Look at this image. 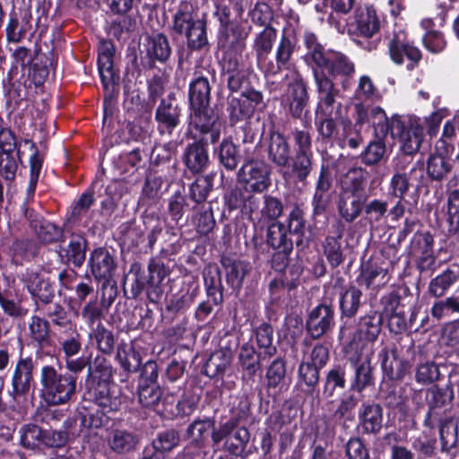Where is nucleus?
<instances>
[{
    "mask_svg": "<svg viewBox=\"0 0 459 459\" xmlns=\"http://www.w3.org/2000/svg\"><path fill=\"white\" fill-rule=\"evenodd\" d=\"M232 360L230 349H220L212 352L207 359L204 373L209 377H222Z\"/></svg>",
    "mask_w": 459,
    "mask_h": 459,
    "instance_id": "obj_24",
    "label": "nucleus"
},
{
    "mask_svg": "<svg viewBox=\"0 0 459 459\" xmlns=\"http://www.w3.org/2000/svg\"><path fill=\"white\" fill-rule=\"evenodd\" d=\"M91 336L95 339L99 350L106 354L111 353L114 348V337L110 331L99 323L96 328L92 330Z\"/></svg>",
    "mask_w": 459,
    "mask_h": 459,
    "instance_id": "obj_58",
    "label": "nucleus"
},
{
    "mask_svg": "<svg viewBox=\"0 0 459 459\" xmlns=\"http://www.w3.org/2000/svg\"><path fill=\"white\" fill-rule=\"evenodd\" d=\"M304 42L307 49V59L313 68L320 69L325 64V56L324 48L317 42L316 37L313 33L307 32L304 35Z\"/></svg>",
    "mask_w": 459,
    "mask_h": 459,
    "instance_id": "obj_39",
    "label": "nucleus"
},
{
    "mask_svg": "<svg viewBox=\"0 0 459 459\" xmlns=\"http://www.w3.org/2000/svg\"><path fill=\"white\" fill-rule=\"evenodd\" d=\"M33 361L31 358H21L12 375L11 396L15 401L23 398L30 392L33 381Z\"/></svg>",
    "mask_w": 459,
    "mask_h": 459,
    "instance_id": "obj_15",
    "label": "nucleus"
},
{
    "mask_svg": "<svg viewBox=\"0 0 459 459\" xmlns=\"http://www.w3.org/2000/svg\"><path fill=\"white\" fill-rule=\"evenodd\" d=\"M305 226L304 213L299 207H294L290 212L286 222L273 221L268 225L266 243L278 251L273 258V263L276 259L281 260L276 269L281 270L287 264L288 256L293 249V240L290 237H296L298 246L302 243Z\"/></svg>",
    "mask_w": 459,
    "mask_h": 459,
    "instance_id": "obj_1",
    "label": "nucleus"
},
{
    "mask_svg": "<svg viewBox=\"0 0 459 459\" xmlns=\"http://www.w3.org/2000/svg\"><path fill=\"white\" fill-rule=\"evenodd\" d=\"M219 159L226 169L233 171L240 162L241 155L232 141L224 139L219 147Z\"/></svg>",
    "mask_w": 459,
    "mask_h": 459,
    "instance_id": "obj_42",
    "label": "nucleus"
},
{
    "mask_svg": "<svg viewBox=\"0 0 459 459\" xmlns=\"http://www.w3.org/2000/svg\"><path fill=\"white\" fill-rule=\"evenodd\" d=\"M333 310L326 305H320L315 307L307 321V328L311 336L315 339L324 335L332 326Z\"/></svg>",
    "mask_w": 459,
    "mask_h": 459,
    "instance_id": "obj_18",
    "label": "nucleus"
},
{
    "mask_svg": "<svg viewBox=\"0 0 459 459\" xmlns=\"http://www.w3.org/2000/svg\"><path fill=\"white\" fill-rule=\"evenodd\" d=\"M359 419L363 429L368 433H377L382 428V409L377 404H362Z\"/></svg>",
    "mask_w": 459,
    "mask_h": 459,
    "instance_id": "obj_28",
    "label": "nucleus"
},
{
    "mask_svg": "<svg viewBox=\"0 0 459 459\" xmlns=\"http://www.w3.org/2000/svg\"><path fill=\"white\" fill-rule=\"evenodd\" d=\"M411 253L419 260V268L421 271L430 269L435 264L433 255V238L429 232H418L414 234Z\"/></svg>",
    "mask_w": 459,
    "mask_h": 459,
    "instance_id": "obj_17",
    "label": "nucleus"
},
{
    "mask_svg": "<svg viewBox=\"0 0 459 459\" xmlns=\"http://www.w3.org/2000/svg\"><path fill=\"white\" fill-rule=\"evenodd\" d=\"M331 186V174L326 167L322 166L313 200L316 213H321L325 210L327 202L325 194Z\"/></svg>",
    "mask_w": 459,
    "mask_h": 459,
    "instance_id": "obj_37",
    "label": "nucleus"
},
{
    "mask_svg": "<svg viewBox=\"0 0 459 459\" xmlns=\"http://www.w3.org/2000/svg\"><path fill=\"white\" fill-rule=\"evenodd\" d=\"M192 222L198 233L202 235L210 233L215 226V220L211 207L204 205L197 208L195 212Z\"/></svg>",
    "mask_w": 459,
    "mask_h": 459,
    "instance_id": "obj_47",
    "label": "nucleus"
},
{
    "mask_svg": "<svg viewBox=\"0 0 459 459\" xmlns=\"http://www.w3.org/2000/svg\"><path fill=\"white\" fill-rule=\"evenodd\" d=\"M138 443L137 437L125 429H114L110 432L108 438L109 447L117 453H126L136 446Z\"/></svg>",
    "mask_w": 459,
    "mask_h": 459,
    "instance_id": "obj_33",
    "label": "nucleus"
},
{
    "mask_svg": "<svg viewBox=\"0 0 459 459\" xmlns=\"http://www.w3.org/2000/svg\"><path fill=\"white\" fill-rule=\"evenodd\" d=\"M368 122L375 128L376 134L379 137L391 134L392 118L388 120L385 111L380 107L371 108Z\"/></svg>",
    "mask_w": 459,
    "mask_h": 459,
    "instance_id": "obj_53",
    "label": "nucleus"
},
{
    "mask_svg": "<svg viewBox=\"0 0 459 459\" xmlns=\"http://www.w3.org/2000/svg\"><path fill=\"white\" fill-rule=\"evenodd\" d=\"M221 263L225 268L228 284L233 289H239L247 273L246 264L240 261H234L228 257L222 258Z\"/></svg>",
    "mask_w": 459,
    "mask_h": 459,
    "instance_id": "obj_40",
    "label": "nucleus"
},
{
    "mask_svg": "<svg viewBox=\"0 0 459 459\" xmlns=\"http://www.w3.org/2000/svg\"><path fill=\"white\" fill-rule=\"evenodd\" d=\"M144 48L147 56L152 61L165 62L171 54L169 40L161 33L147 37Z\"/></svg>",
    "mask_w": 459,
    "mask_h": 459,
    "instance_id": "obj_25",
    "label": "nucleus"
},
{
    "mask_svg": "<svg viewBox=\"0 0 459 459\" xmlns=\"http://www.w3.org/2000/svg\"><path fill=\"white\" fill-rule=\"evenodd\" d=\"M237 177L247 191L262 193L271 185V168L262 160L247 159L238 169Z\"/></svg>",
    "mask_w": 459,
    "mask_h": 459,
    "instance_id": "obj_6",
    "label": "nucleus"
},
{
    "mask_svg": "<svg viewBox=\"0 0 459 459\" xmlns=\"http://www.w3.org/2000/svg\"><path fill=\"white\" fill-rule=\"evenodd\" d=\"M442 450L448 452L458 441V425L454 419L444 421L439 429Z\"/></svg>",
    "mask_w": 459,
    "mask_h": 459,
    "instance_id": "obj_50",
    "label": "nucleus"
},
{
    "mask_svg": "<svg viewBox=\"0 0 459 459\" xmlns=\"http://www.w3.org/2000/svg\"><path fill=\"white\" fill-rule=\"evenodd\" d=\"M255 336L260 356L269 359L275 355L277 348L273 344V329L270 325H259L255 332Z\"/></svg>",
    "mask_w": 459,
    "mask_h": 459,
    "instance_id": "obj_34",
    "label": "nucleus"
},
{
    "mask_svg": "<svg viewBox=\"0 0 459 459\" xmlns=\"http://www.w3.org/2000/svg\"><path fill=\"white\" fill-rule=\"evenodd\" d=\"M39 383L42 400L49 406H58L68 403L75 394L77 377L46 365L40 369Z\"/></svg>",
    "mask_w": 459,
    "mask_h": 459,
    "instance_id": "obj_2",
    "label": "nucleus"
},
{
    "mask_svg": "<svg viewBox=\"0 0 459 459\" xmlns=\"http://www.w3.org/2000/svg\"><path fill=\"white\" fill-rule=\"evenodd\" d=\"M283 205L276 197L264 195V205L260 211L259 221L262 223H269L277 220L282 213Z\"/></svg>",
    "mask_w": 459,
    "mask_h": 459,
    "instance_id": "obj_52",
    "label": "nucleus"
},
{
    "mask_svg": "<svg viewBox=\"0 0 459 459\" xmlns=\"http://www.w3.org/2000/svg\"><path fill=\"white\" fill-rule=\"evenodd\" d=\"M313 75L318 92L316 117L333 116L338 90L335 89L333 81L325 74L324 70L313 68Z\"/></svg>",
    "mask_w": 459,
    "mask_h": 459,
    "instance_id": "obj_12",
    "label": "nucleus"
},
{
    "mask_svg": "<svg viewBox=\"0 0 459 459\" xmlns=\"http://www.w3.org/2000/svg\"><path fill=\"white\" fill-rule=\"evenodd\" d=\"M285 100L291 115L300 117L308 102L307 86L301 79H297L289 85Z\"/></svg>",
    "mask_w": 459,
    "mask_h": 459,
    "instance_id": "obj_20",
    "label": "nucleus"
},
{
    "mask_svg": "<svg viewBox=\"0 0 459 459\" xmlns=\"http://www.w3.org/2000/svg\"><path fill=\"white\" fill-rule=\"evenodd\" d=\"M43 433L39 426L34 424H27L21 428V443L24 447L35 448L39 442H43Z\"/></svg>",
    "mask_w": 459,
    "mask_h": 459,
    "instance_id": "obj_55",
    "label": "nucleus"
},
{
    "mask_svg": "<svg viewBox=\"0 0 459 459\" xmlns=\"http://www.w3.org/2000/svg\"><path fill=\"white\" fill-rule=\"evenodd\" d=\"M20 151L16 153H0V177L12 182L16 178L18 163L21 162Z\"/></svg>",
    "mask_w": 459,
    "mask_h": 459,
    "instance_id": "obj_49",
    "label": "nucleus"
},
{
    "mask_svg": "<svg viewBox=\"0 0 459 459\" xmlns=\"http://www.w3.org/2000/svg\"><path fill=\"white\" fill-rule=\"evenodd\" d=\"M191 124L203 134L212 131L219 123L218 117L212 114L208 108H192Z\"/></svg>",
    "mask_w": 459,
    "mask_h": 459,
    "instance_id": "obj_43",
    "label": "nucleus"
},
{
    "mask_svg": "<svg viewBox=\"0 0 459 459\" xmlns=\"http://www.w3.org/2000/svg\"><path fill=\"white\" fill-rule=\"evenodd\" d=\"M181 117V108L176 98L169 95L162 99L155 111V120L158 124V130L161 134L171 135L173 131L179 126Z\"/></svg>",
    "mask_w": 459,
    "mask_h": 459,
    "instance_id": "obj_13",
    "label": "nucleus"
},
{
    "mask_svg": "<svg viewBox=\"0 0 459 459\" xmlns=\"http://www.w3.org/2000/svg\"><path fill=\"white\" fill-rule=\"evenodd\" d=\"M380 28L377 11L373 6L366 5L356 9L353 21L349 24V31L364 38H372Z\"/></svg>",
    "mask_w": 459,
    "mask_h": 459,
    "instance_id": "obj_14",
    "label": "nucleus"
},
{
    "mask_svg": "<svg viewBox=\"0 0 459 459\" xmlns=\"http://www.w3.org/2000/svg\"><path fill=\"white\" fill-rule=\"evenodd\" d=\"M184 160L186 166L191 172H201L206 168L209 161L206 148L200 142L188 144L184 152Z\"/></svg>",
    "mask_w": 459,
    "mask_h": 459,
    "instance_id": "obj_23",
    "label": "nucleus"
},
{
    "mask_svg": "<svg viewBox=\"0 0 459 459\" xmlns=\"http://www.w3.org/2000/svg\"><path fill=\"white\" fill-rule=\"evenodd\" d=\"M381 330V317L377 316L376 315H368L360 318L359 326V338H364L367 342L359 343V350L363 351H370L371 348L368 347L370 342H373L378 336ZM357 340L354 338L353 341Z\"/></svg>",
    "mask_w": 459,
    "mask_h": 459,
    "instance_id": "obj_27",
    "label": "nucleus"
},
{
    "mask_svg": "<svg viewBox=\"0 0 459 459\" xmlns=\"http://www.w3.org/2000/svg\"><path fill=\"white\" fill-rule=\"evenodd\" d=\"M368 352L370 351L359 350V343L355 340L351 342L346 349L348 359L354 367V378L351 382V389L359 393L373 383Z\"/></svg>",
    "mask_w": 459,
    "mask_h": 459,
    "instance_id": "obj_9",
    "label": "nucleus"
},
{
    "mask_svg": "<svg viewBox=\"0 0 459 459\" xmlns=\"http://www.w3.org/2000/svg\"><path fill=\"white\" fill-rule=\"evenodd\" d=\"M247 100L244 101L241 98H231L229 101L228 112L231 125H235L240 120L250 117L254 113V108L250 106Z\"/></svg>",
    "mask_w": 459,
    "mask_h": 459,
    "instance_id": "obj_48",
    "label": "nucleus"
},
{
    "mask_svg": "<svg viewBox=\"0 0 459 459\" xmlns=\"http://www.w3.org/2000/svg\"><path fill=\"white\" fill-rule=\"evenodd\" d=\"M455 280V273L452 270H446L430 281L429 292L436 298H440L445 295Z\"/></svg>",
    "mask_w": 459,
    "mask_h": 459,
    "instance_id": "obj_51",
    "label": "nucleus"
},
{
    "mask_svg": "<svg viewBox=\"0 0 459 459\" xmlns=\"http://www.w3.org/2000/svg\"><path fill=\"white\" fill-rule=\"evenodd\" d=\"M268 159L278 167H286L290 160V146L286 138L280 133L270 135L267 148Z\"/></svg>",
    "mask_w": 459,
    "mask_h": 459,
    "instance_id": "obj_21",
    "label": "nucleus"
},
{
    "mask_svg": "<svg viewBox=\"0 0 459 459\" xmlns=\"http://www.w3.org/2000/svg\"><path fill=\"white\" fill-rule=\"evenodd\" d=\"M87 395L99 409L96 415L91 412L82 415V424L87 428H100L108 421L107 414L117 411L122 404L116 386H111L107 381H99L89 389Z\"/></svg>",
    "mask_w": 459,
    "mask_h": 459,
    "instance_id": "obj_3",
    "label": "nucleus"
},
{
    "mask_svg": "<svg viewBox=\"0 0 459 459\" xmlns=\"http://www.w3.org/2000/svg\"><path fill=\"white\" fill-rule=\"evenodd\" d=\"M138 400L143 406L157 410L161 401V390L158 384H139Z\"/></svg>",
    "mask_w": 459,
    "mask_h": 459,
    "instance_id": "obj_46",
    "label": "nucleus"
},
{
    "mask_svg": "<svg viewBox=\"0 0 459 459\" xmlns=\"http://www.w3.org/2000/svg\"><path fill=\"white\" fill-rule=\"evenodd\" d=\"M212 181L210 176H202L195 179L190 186V194L193 200L201 203L207 198L212 189Z\"/></svg>",
    "mask_w": 459,
    "mask_h": 459,
    "instance_id": "obj_63",
    "label": "nucleus"
},
{
    "mask_svg": "<svg viewBox=\"0 0 459 459\" xmlns=\"http://www.w3.org/2000/svg\"><path fill=\"white\" fill-rule=\"evenodd\" d=\"M215 421L211 418L196 419L186 429L188 446L183 451L186 459H201V449L204 448L213 433L216 432Z\"/></svg>",
    "mask_w": 459,
    "mask_h": 459,
    "instance_id": "obj_8",
    "label": "nucleus"
},
{
    "mask_svg": "<svg viewBox=\"0 0 459 459\" xmlns=\"http://www.w3.org/2000/svg\"><path fill=\"white\" fill-rule=\"evenodd\" d=\"M24 143L30 146V150L32 152L30 157V181L26 189V201H29L34 195L44 158L32 141L26 139Z\"/></svg>",
    "mask_w": 459,
    "mask_h": 459,
    "instance_id": "obj_29",
    "label": "nucleus"
},
{
    "mask_svg": "<svg viewBox=\"0 0 459 459\" xmlns=\"http://www.w3.org/2000/svg\"><path fill=\"white\" fill-rule=\"evenodd\" d=\"M344 385V371L341 368H332L326 375L323 396L325 398H330L333 395L336 387L343 388Z\"/></svg>",
    "mask_w": 459,
    "mask_h": 459,
    "instance_id": "obj_57",
    "label": "nucleus"
},
{
    "mask_svg": "<svg viewBox=\"0 0 459 459\" xmlns=\"http://www.w3.org/2000/svg\"><path fill=\"white\" fill-rule=\"evenodd\" d=\"M338 238L327 237L325 240L324 249L328 262L333 267L339 266L343 261L341 244Z\"/></svg>",
    "mask_w": 459,
    "mask_h": 459,
    "instance_id": "obj_61",
    "label": "nucleus"
},
{
    "mask_svg": "<svg viewBox=\"0 0 459 459\" xmlns=\"http://www.w3.org/2000/svg\"><path fill=\"white\" fill-rule=\"evenodd\" d=\"M361 296V291L356 287L349 288L341 299L342 314L349 317L353 316L359 307Z\"/></svg>",
    "mask_w": 459,
    "mask_h": 459,
    "instance_id": "obj_54",
    "label": "nucleus"
},
{
    "mask_svg": "<svg viewBox=\"0 0 459 459\" xmlns=\"http://www.w3.org/2000/svg\"><path fill=\"white\" fill-rule=\"evenodd\" d=\"M172 30L185 36L191 49H201L207 45L206 21L197 17L187 3L181 4L173 15Z\"/></svg>",
    "mask_w": 459,
    "mask_h": 459,
    "instance_id": "obj_4",
    "label": "nucleus"
},
{
    "mask_svg": "<svg viewBox=\"0 0 459 459\" xmlns=\"http://www.w3.org/2000/svg\"><path fill=\"white\" fill-rule=\"evenodd\" d=\"M30 223L39 238L43 242L58 241L63 236L62 230L50 221L39 219L31 221Z\"/></svg>",
    "mask_w": 459,
    "mask_h": 459,
    "instance_id": "obj_44",
    "label": "nucleus"
},
{
    "mask_svg": "<svg viewBox=\"0 0 459 459\" xmlns=\"http://www.w3.org/2000/svg\"><path fill=\"white\" fill-rule=\"evenodd\" d=\"M86 242L81 236H73L67 247L60 248L59 254L63 259L81 266L85 259Z\"/></svg>",
    "mask_w": 459,
    "mask_h": 459,
    "instance_id": "obj_35",
    "label": "nucleus"
},
{
    "mask_svg": "<svg viewBox=\"0 0 459 459\" xmlns=\"http://www.w3.org/2000/svg\"><path fill=\"white\" fill-rule=\"evenodd\" d=\"M450 168L444 156L431 154L428 160L427 171L429 176L436 180L442 179Z\"/></svg>",
    "mask_w": 459,
    "mask_h": 459,
    "instance_id": "obj_59",
    "label": "nucleus"
},
{
    "mask_svg": "<svg viewBox=\"0 0 459 459\" xmlns=\"http://www.w3.org/2000/svg\"><path fill=\"white\" fill-rule=\"evenodd\" d=\"M246 36L247 34L238 23L221 22L219 35V46L222 50L234 49L237 52H243Z\"/></svg>",
    "mask_w": 459,
    "mask_h": 459,
    "instance_id": "obj_19",
    "label": "nucleus"
},
{
    "mask_svg": "<svg viewBox=\"0 0 459 459\" xmlns=\"http://www.w3.org/2000/svg\"><path fill=\"white\" fill-rule=\"evenodd\" d=\"M325 64L320 69L326 68L333 75L350 76L355 72L354 64L342 53H329L325 56Z\"/></svg>",
    "mask_w": 459,
    "mask_h": 459,
    "instance_id": "obj_30",
    "label": "nucleus"
},
{
    "mask_svg": "<svg viewBox=\"0 0 459 459\" xmlns=\"http://www.w3.org/2000/svg\"><path fill=\"white\" fill-rule=\"evenodd\" d=\"M388 53L391 60L397 65L407 60L408 70L414 69L421 59L420 50L410 43L403 31L395 32L388 43Z\"/></svg>",
    "mask_w": 459,
    "mask_h": 459,
    "instance_id": "obj_11",
    "label": "nucleus"
},
{
    "mask_svg": "<svg viewBox=\"0 0 459 459\" xmlns=\"http://www.w3.org/2000/svg\"><path fill=\"white\" fill-rule=\"evenodd\" d=\"M447 222L450 230L456 231L459 229V191L451 192L447 199Z\"/></svg>",
    "mask_w": 459,
    "mask_h": 459,
    "instance_id": "obj_64",
    "label": "nucleus"
},
{
    "mask_svg": "<svg viewBox=\"0 0 459 459\" xmlns=\"http://www.w3.org/2000/svg\"><path fill=\"white\" fill-rule=\"evenodd\" d=\"M341 184L342 194L365 195L364 172L360 169H350L342 178Z\"/></svg>",
    "mask_w": 459,
    "mask_h": 459,
    "instance_id": "obj_41",
    "label": "nucleus"
},
{
    "mask_svg": "<svg viewBox=\"0 0 459 459\" xmlns=\"http://www.w3.org/2000/svg\"><path fill=\"white\" fill-rule=\"evenodd\" d=\"M88 264L94 278L108 281L114 275L117 264L112 254L104 247L91 252Z\"/></svg>",
    "mask_w": 459,
    "mask_h": 459,
    "instance_id": "obj_16",
    "label": "nucleus"
},
{
    "mask_svg": "<svg viewBox=\"0 0 459 459\" xmlns=\"http://www.w3.org/2000/svg\"><path fill=\"white\" fill-rule=\"evenodd\" d=\"M23 281L29 292L43 302H49L53 297V290L48 281L33 271H27Z\"/></svg>",
    "mask_w": 459,
    "mask_h": 459,
    "instance_id": "obj_22",
    "label": "nucleus"
},
{
    "mask_svg": "<svg viewBox=\"0 0 459 459\" xmlns=\"http://www.w3.org/2000/svg\"><path fill=\"white\" fill-rule=\"evenodd\" d=\"M264 356H260V352L256 354L255 348L249 343H244L239 350L238 362L243 369L247 370L249 375H254L259 368L260 359H265Z\"/></svg>",
    "mask_w": 459,
    "mask_h": 459,
    "instance_id": "obj_45",
    "label": "nucleus"
},
{
    "mask_svg": "<svg viewBox=\"0 0 459 459\" xmlns=\"http://www.w3.org/2000/svg\"><path fill=\"white\" fill-rule=\"evenodd\" d=\"M249 437L250 434L247 428H237V422L230 420L221 424L213 433L212 443L218 446L221 441H224L221 446L223 451L231 455L244 456Z\"/></svg>",
    "mask_w": 459,
    "mask_h": 459,
    "instance_id": "obj_7",
    "label": "nucleus"
},
{
    "mask_svg": "<svg viewBox=\"0 0 459 459\" xmlns=\"http://www.w3.org/2000/svg\"><path fill=\"white\" fill-rule=\"evenodd\" d=\"M211 87L206 77L198 76L189 84V102L192 108H208Z\"/></svg>",
    "mask_w": 459,
    "mask_h": 459,
    "instance_id": "obj_26",
    "label": "nucleus"
},
{
    "mask_svg": "<svg viewBox=\"0 0 459 459\" xmlns=\"http://www.w3.org/2000/svg\"><path fill=\"white\" fill-rule=\"evenodd\" d=\"M29 329L31 338L39 343H42L48 339L49 324L47 320L33 316L29 324Z\"/></svg>",
    "mask_w": 459,
    "mask_h": 459,
    "instance_id": "obj_62",
    "label": "nucleus"
},
{
    "mask_svg": "<svg viewBox=\"0 0 459 459\" xmlns=\"http://www.w3.org/2000/svg\"><path fill=\"white\" fill-rule=\"evenodd\" d=\"M312 156L313 154L307 153L295 154L292 171L297 178L301 182L306 180L312 169Z\"/></svg>",
    "mask_w": 459,
    "mask_h": 459,
    "instance_id": "obj_60",
    "label": "nucleus"
},
{
    "mask_svg": "<svg viewBox=\"0 0 459 459\" xmlns=\"http://www.w3.org/2000/svg\"><path fill=\"white\" fill-rule=\"evenodd\" d=\"M410 160L406 156L394 160V175L388 185V196L390 198H404L410 190L412 181L420 182L423 178V169L414 164L407 172Z\"/></svg>",
    "mask_w": 459,
    "mask_h": 459,
    "instance_id": "obj_5",
    "label": "nucleus"
},
{
    "mask_svg": "<svg viewBox=\"0 0 459 459\" xmlns=\"http://www.w3.org/2000/svg\"><path fill=\"white\" fill-rule=\"evenodd\" d=\"M391 135L393 138H398L401 149L404 152V156L408 158V155L419 151L423 137V129L418 123L410 120L403 121L398 116H394L392 117Z\"/></svg>",
    "mask_w": 459,
    "mask_h": 459,
    "instance_id": "obj_10",
    "label": "nucleus"
},
{
    "mask_svg": "<svg viewBox=\"0 0 459 459\" xmlns=\"http://www.w3.org/2000/svg\"><path fill=\"white\" fill-rule=\"evenodd\" d=\"M388 281L387 270L373 264L364 265L358 278L359 283L367 289L383 286Z\"/></svg>",
    "mask_w": 459,
    "mask_h": 459,
    "instance_id": "obj_31",
    "label": "nucleus"
},
{
    "mask_svg": "<svg viewBox=\"0 0 459 459\" xmlns=\"http://www.w3.org/2000/svg\"><path fill=\"white\" fill-rule=\"evenodd\" d=\"M59 343L65 359L77 355L82 349V335L77 327L71 326V329L64 331L59 337Z\"/></svg>",
    "mask_w": 459,
    "mask_h": 459,
    "instance_id": "obj_38",
    "label": "nucleus"
},
{
    "mask_svg": "<svg viewBox=\"0 0 459 459\" xmlns=\"http://www.w3.org/2000/svg\"><path fill=\"white\" fill-rule=\"evenodd\" d=\"M365 200V195L342 194L339 203L340 214L346 221H353L360 214Z\"/></svg>",
    "mask_w": 459,
    "mask_h": 459,
    "instance_id": "obj_32",
    "label": "nucleus"
},
{
    "mask_svg": "<svg viewBox=\"0 0 459 459\" xmlns=\"http://www.w3.org/2000/svg\"><path fill=\"white\" fill-rule=\"evenodd\" d=\"M114 56H99L98 68L102 84L106 90L113 88L115 84V74L113 71Z\"/></svg>",
    "mask_w": 459,
    "mask_h": 459,
    "instance_id": "obj_56",
    "label": "nucleus"
},
{
    "mask_svg": "<svg viewBox=\"0 0 459 459\" xmlns=\"http://www.w3.org/2000/svg\"><path fill=\"white\" fill-rule=\"evenodd\" d=\"M117 359L127 372H136L141 366V357L130 343L122 342L117 346Z\"/></svg>",
    "mask_w": 459,
    "mask_h": 459,
    "instance_id": "obj_36",
    "label": "nucleus"
}]
</instances>
